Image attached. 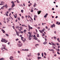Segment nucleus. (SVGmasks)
<instances>
[{
    "instance_id": "nucleus-1",
    "label": "nucleus",
    "mask_w": 60,
    "mask_h": 60,
    "mask_svg": "<svg viewBox=\"0 0 60 60\" xmlns=\"http://www.w3.org/2000/svg\"><path fill=\"white\" fill-rule=\"evenodd\" d=\"M5 39H4V38H2V40H1V42H5V43H6L8 41H6Z\"/></svg>"
},
{
    "instance_id": "nucleus-2",
    "label": "nucleus",
    "mask_w": 60,
    "mask_h": 60,
    "mask_svg": "<svg viewBox=\"0 0 60 60\" xmlns=\"http://www.w3.org/2000/svg\"><path fill=\"white\" fill-rule=\"evenodd\" d=\"M17 45L18 47H21V46H22V43H21V44H17Z\"/></svg>"
},
{
    "instance_id": "nucleus-3",
    "label": "nucleus",
    "mask_w": 60,
    "mask_h": 60,
    "mask_svg": "<svg viewBox=\"0 0 60 60\" xmlns=\"http://www.w3.org/2000/svg\"><path fill=\"white\" fill-rule=\"evenodd\" d=\"M28 26L29 27V29H33V28L32 27H31V26L29 25H28Z\"/></svg>"
},
{
    "instance_id": "nucleus-4",
    "label": "nucleus",
    "mask_w": 60,
    "mask_h": 60,
    "mask_svg": "<svg viewBox=\"0 0 60 60\" xmlns=\"http://www.w3.org/2000/svg\"><path fill=\"white\" fill-rule=\"evenodd\" d=\"M15 6V4H12V5L11 6V8H13Z\"/></svg>"
},
{
    "instance_id": "nucleus-5",
    "label": "nucleus",
    "mask_w": 60,
    "mask_h": 60,
    "mask_svg": "<svg viewBox=\"0 0 60 60\" xmlns=\"http://www.w3.org/2000/svg\"><path fill=\"white\" fill-rule=\"evenodd\" d=\"M37 6V4H36V3H35L34 4V7H36Z\"/></svg>"
},
{
    "instance_id": "nucleus-6",
    "label": "nucleus",
    "mask_w": 60,
    "mask_h": 60,
    "mask_svg": "<svg viewBox=\"0 0 60 60\" xmlns=\"http://www.w3.org/2000/svg\"><path fill=\"white\" fill-rule=\"evenodd\" d=\"M37 11L38 15L40 14L41 13V11Z\"/></svg>"
},
{
    "instance_id": "nucleus-7",
    "label": "nucleus",
    "mask_w": 60,
    "mask_h": 60,
    "mask_svg": "<svg viewBox=\"0 0 60 60\" xmlns=\"http://www.w3.org/2000/svg\"><path fill=\"white\" fill-rule=\"evenodd\" d=\"M13 57L12 56H10V60H12V59H13Z\"/></svg>"
},
{
    "instance_id": "nucleus-8",
    "label": "nucleus",
    "mask_w": 60,
    "mask_h": 60,
    "mask_svg": "<svg viewBox=\"0 0 60 60\" xmlns=\"http://www.w3.org/2000/svg\"><path fill=\"white\" fill-rule=\"evenodd\" d=\"M15 27L16 29H17H17H19V26H16Z\"/></svg>"
},
{
    "instance_id": "nucleus-9",
    "label": "nucleus",
    "mask_w": 60,
    "mask_h": 60,
    "mask_svg": "<svg viewBox=\"0 0 60 60\" xmlns=\"http://www.w3.org/2000/svg\"><path fill=\"white\" fill-rule=\"evenodd\" d=\"M42 58H41V57H38V59H41Z\"/></svg>"
},
{
    "instance_id": "nucleus-10",
    "label": "nucleus",
    "mask_w": 60,
    "mask_h": 60,
    "mask_svg": "<svg viewBox=\"0 0 60 60\" xmlns=\"http://www.w3.org/2000/svg\"><path fill=\"white\" fill-rule=\"evenodd\" d=\"M16 34L18 36H19V33L18 32H16Z\"/></svg>"
},
{
    "instance_id": "nucleus-11",
    "label": "nucleus",
    "mask_w": 60,
    "mask_h": 60,
    "mask_svg": "<svg viewBox=\"0 0 60 60\" xmlns=\"http://www.w3.org/2000/svg\"><path fill=\"white\" fill-rule=\"evenodd\" d=\"M19 28L21 30H23V27L22 26H20Z\"/></svg>"
},
{
    "instance_id": "nucleus-12",
    "label": "nucleus",
    "mask_w": 60,
    "mask_h": 60,
    "mask_svg": "<svg viewBox=\"0 0 60 60\" xmlns=\"http://www.w3.org/2000/svg\"><path fill=\"white\" fill-rule=\"evenodd\" d=\"M4 60V58H2L0 59V60Z\"/></svg>"
},
{
    "instance_id": "nucleus-13",
    "label": "nucleus",
    "mask_w": 60,
    "mask_h": 60,
    "mask_svg": "<svg viewBox=\"0 0 60 60\" xmlns=\"http://www.w3.org/2000/svg\"><path fill=\"white\" fill-rule=\"evenodd\" d=\"M2 31L3 32V33H5V31L3 29H2Z\"/></svg>"
},
{
    "instance_id": "nucleus-14",
    "label": "nucleus",
    "mask_w": 60,
    "mask_h": 60,
    "mask_svg": "<svg viewBox=\"0 0 60 60\" xmlns=\"http://www.w3.org/2000/svg\"><path fill=\"white\" fill-rule=\"evenodd\" d=\"M28 39L29 40H31L32 39V38H31L30 37H29Z\"/></svg>"
},
{
    "instance_id": "nucleus-15",
    "label": "nucleus",
    "mask_w": 60,
    "mask_h": 60,
    "mask_svg": "<svg viewBox=\"0 0 60 60\" xmlns=\"http://www.w3.org/2000/svg\"><path fill=\"white\" fill-rule=\"evenodd\" d=\"M43 44L44 45H45V44H47V42H44V43H43Z\"/></svg>"
},
{
    "instance_id": "nucleus-16",
    "label": "nucleus",
    "mask_w": 60,
    "mask_h": 60,
    "mask_svg": "<svg viewBox=\"0 0 60 60\" xmlns=\"http://www.w3.org/2000/svg\"><path fill=\"white\" fill-rule=\"evenodd\" d=\"M34 39H35V40H38V38H37L36 37L35 38H34Z\"/></svg>"
},
{
    "instance_id": "nucleus-17",
    "label": "nucleus",
    "mask_w": 60,
    "mask_h": 60,
    "mask_svg": "<svg viewBox=\"0 0 60 60\" xmlns=\"http://www.w3.org/2000/svg\"><path fill=\"white\" fill-rule=\"evenodd\" d=\"M12 8H9L8 9V10L9 11H11V10H12Z\"/></svg>"
},
{
    "instance_id": "nucleus-18",
    "label": "nucleus",
    "mask_w": 60,
    "mask_h": 60,
    "mask_svg": "<svg viewBox=\"0 0 60 60\" xmlns=\"http://www.w3.org/2000/svg\"><path fill=\"white\" fill-rule=\"evenodd\" d=\"M28 34H29L30 35H31V33H30V32H28Z\"/></svg>"
},
{
    "instance_id": "nucleus-19",
    "label": "nucleus",
    "mask_w": 60,
    "mask_h": 60,
    "mask_svg": "<svg viewBox=\"0 0 60 60\" xmlns=\"http://www.w3.org/2000/svg\"><path fill=\"white\" fill-rule=\"evenodd\" d=\"M50 51H54V50L53 49H50Z\"/></svg>"
},
{
    "instance_id": "nucleus-20",
    "label": "nucleus",
    "mask_w": 60,
    "mask_h": 60,
    "mask_svg": "<svg viewBox=\"0 0 60 60\" xmlns=\"http://www.w3.org/2000/svg\"><path fill=\"white\" fill-rule=\"evenodd\" d=\"M5 6L6 8H7V4H6Z\"/></svg>"
},
{
    "instance_id": "nucleus-21",
    "label": "nucleus",
    "mask_w": 60,
    "mask_h": 60,
    "mask_svg": "<svg viewBox=\"0 0 60 60\" xmlns=\"http://www.w3.org/2000/svg\"><path fill=\"white\" fill-rule=\"evenodd\" d=\"M53 38L55 40H56V37H54Z\"/></svg>"
},
{
    "instance_id": "nucleus-22",
    "label": "nucleus",
    "mask_w": 60,
    "mask_h": 60,
    "mask_svg": "<svg viewBox=\"0 0 60 60\" xmlns=\"http://www.w3.org/2000/svg\"><path fill=\"white\" fill-rule=\"evenodd\" d=\"M32 10L30 11L31 12H34V10L32 9H31Z\"/></svg>"
},
{
    "instance_id": "nucleus-23",
    "label": "nucleus",
    "mask_w": 60,
    "mask_h": 60,
    "mask_svg": "<svg viewBox=\"0 0 60 60\" xmlns=\"http://www.w3.org/2000/svg\"><path fill=\"white\" fill-rule=\"evenodd\" d=\"M39 34H37V37H40V36H39Z\"/></svg>"
},
{
    "instance_id": "nucleus-24",
    "label": "nucleus",
    "mask_w": 60,
    "mask_h": 60,
    "mask_svg": "<svg viewBox=\"0 0 60 60\" xmlns=\"http://www.w3.org/2000/svg\"><path fill=\"white\" fill-rule=\"evenodd\" d=\"M52 45H53V46H55V44L54 43H52Z\"/></svg>"
},
{
    "instance_id": "nucleus-25",
    "label": "nucleus",
    "mask_w": 60,
    "mask_h": 60,
    "mask_svg": "<svg viewBox=\"0 0 60 60\" xmlns=\"http://www.w3.org/2000/svg\"><path fill=\"white\" fill-rule=\"evenodd\" d=\"M2 46L3 47H6V46L5 45H2Z\"/></svg>"
},
{
    "instance_id": "nucleus-26",
    "label": "nucleus",
    "mask_w": 60,
    "mask_h": 60,
    "mask_svg": "<svg viewBox=\"0 0 60 60\" xmlns=\"http://www.w3.org/2000/svg\"><path fill=\"white\" fill-rule=\"evenodd\" d=\"M26 30H24V31H23V32L24 33H25V32H26Z\"/></svg>"
},
{
    "instance_id": "nucleus-27",
    "label": "nucleus",
    "mask_w": 60,
    "mask_h": 60,
    "mask_svg": "<svg viewBox=\"0 0 60 60\" xmlns=\"http://www.w3.org/2000/svg\"><path fill=\"white\" fill-rule=\"evenodd\" d=\"M6 35V36H9V35H8V34H5Z\"/></svg>"
},
{
    "instance_id": "nucleus-28",
    "label": "nucleus",
    "mask_w": 60,
    "mask_h": 60,
    "mask_svg": "<svg viewBox=\"0 0 60 60\" xmlns=\"http://www.w3.org/2000/svg\"><path fill=\"white\" fill-rule=\"evenodd\" d=\"M34 17H35V18H37V16L36 15H35L34 16Z\"/></svg>"
},
{
    "instance_id": "nucleus-29",
    "label": "nucleus",
    "mask_w": 60,
    "mask_h": 60,
    "mask_svg": "<svg viewBox=\"0 0 60 60\" xmlns=\"http://www.w3.org/2000/svg\"><path fill=\"white\" fill-rule=\"evenodd\" d=\"M24 12V11L23 10H21V12L22 13H23Z\"/></svg>"
},
{
    "instance_id": "nucleus-30",
    "label": "nucleus",
    "mask_w": 60,
    "mask_h": 60,
    "mask_svg": "<svg viewBox=\"0 0 60 60\" xmlns=\"http://www.w3.org/2000/svg\"><path fill=\"white\" fill-rule=\"evenodd\" d=\"M40 55V54L39 53H38V56H39Z\"/></svg>"
},
{
    "instance_id": "nucleus-31",
    "label": "nucleus",
    "mask_w": 60,
    "mask_h": 60,
    "mask_svg": "<svg viewBox=\"0 0 60 60\" xmlns=\"http://www.w3.org/2000/svg\"><path fill=\"white\" fill-rule=\"evenodd\" d=\"M11 3H12V4H14V2H13V1H12L11 2Z\"/></svg>"
},
{
    "instance_id": "nucleus-32",
    "label": "nucleus",
    "mask_w": 60,
    "mask_h": 60,
    "mask_svg": "<svg viewBox=\"0 0 60 60\" xmlns=\"http://www.w3.org/2000/svg\"><path fill=\"white\" fill-rule=\"evenodd\" d=\"M39 31L40 32V33H42V31H41V30H39Z\"/></svg>"
},
{
    "instance_id": "nucleus-33",
    "label": "nucleus",
    "mask_w": 60,
    "mask_h": 60,
    "mask_svg": "<svg viewBox=\"0 0 60 60\" xmlns=\"http://www.w3.org/2000/svg\"><path fill=\"white\" fill-rule=\"evenodd\" d=\"M57 51H58V52H59L60 51V49H57Z\"/></svg>"
},
{
    "instance_id": "nucleus-34",
    "label": "nucleus",
    "mask_w": 60,
    "mask_h": 60,
    "mask_svg": "<svg viewBox=\"0 0 60 60\" xmlns=\"http://www.w3.org/2000/svg\"><path fill=\"white\" fill-rule=\"evenodd\" d=\"M44 18H47V15H45L44 16Z\"/></svg>"
},
{
    "instance_id": "nucleus-35",
    "label": "nucleus",
    "mask_w": 60,
    "mask_h": 60,
    "mask_svg": "<svg viewBox=\"0 0 60 60\" xmlns=\"http://www.w3.org/2000/svg\"><path fill=\"white\" fill-rule=\"evenodd\" d=\"M42 57H43V53L42 52Z\"/></svg>"
},
{
    "instance_id": "nucleus-36",
    "label": "nucleus",
    "mask_w": 60,
    "mask_h": 60,
    "mask_svg": "<svg viewBox=\"0 0 60 60\" xmlns=\"http://www.w3.org/2000/svg\"><path fill=\"white\" fill-rule=\"evenodd\" d=\"M45 34H43V35H42V36H45Z\"/></svg>"
},
{
    "instance_id": "nucleus-37",
    "label": "nucleus",
    "mask_w": 60,
    "mask_h": 60,
    "mask_svg": "<svg viewBox=\"0 0 60 60\" xmlns=\"http://www.w3.org/2000/svg\"><path fill=\"white\" fill-rule=\"evenodd\" d=\"M42 32H44L45 31V30H42Z\"/></svg>"
},
{
    "instance_id": "nucleus-38",
    "label": "nucleus",
    "mask_w": 60,
    "mask_h": 60,
    "mask_svg": "<svg viewBox=\"0 0 60 60\" xmlns=\"http://www.w3.org/2000/svg\"><path fill=\"white\" fill-rule=\"evenodd\" d=\"M39 44H36L35 45V46H39Z\"/></svg>"
},
{
    "instance_id": "nucleus-39",
    "label": "nucleus",
    "mask_w": 60,
    "mask_h": 60,
    "mask_svg": "<svg viewBox=\"0 0 60 60\" xmlns=\"http://www.w3.org/2000/svg\"><path fill=\"white\" fill-rule=\"evenodd\" d=\"M52 25L53 27H55V24H53Z\"/></svg>"
},
{
    "instance_id": "nucleus-40",
    "label": "nucleus",
    "mask_w": 60,
    "mask_h": 60,
    "mask_svg": "<svg viewBox=\"0 0 60 60\" xmlns=\"http://www.w3.org/2000/svg\"><path fill=\"white\" fill-rule=\"evenodd\" d=\"M37 41H38L39 42H40V41L39 40V39Z\"/></svg>"
},
{
    "instance_id": "nucleus-41",
    "label": "nucleus",
    "mask_w": 60,
    "mask_h": 60,
    "mask_svg": "<svg viewBox=\"0 0 60 60\" xmlns=\"http://www.w3.org/2000/svg\"><path fill=\"white\" fill-rule=\"evenodd\" d=\"M4 23H5V24H6V22L5 21V20H4Z\"/></svg>"
},
{
    "instance_id": "nucleus-42",
    "label": "nucleus",
    "mask_w": 60,
    "mask_h": 60,
    "mask_svg": "<svg viewBox=\"0 0 60 60\" xmlns=\"http://www.w3.org/2000/svg\"><path fill=\"white\" fill-rule=\"evenodd\" d=\"M33 33H34V34H36V33L35 32H33Z\"/></svg>"
},
{
    "instance_id": "nucleus-43",
    "label": "nucleus",
    "mask_w": 60,
    "mask_h": 60,
    "mask_svg": "<svg viewBox=\"0 0 60 60\" xmlns=\"http://www.w3.org/2000/svg\"><path fill=\"white\" fill-rule=\"evenodd\" d=\"M18 19L19 20H20V18H19Z\"/></svg>"
},
{
    "instance_id": "nucleus-44",
    "label": "nucleus",
    "mask_w": 60,
    "mask_h": 60,
    "mask_svg": "<svg viewBox=\"0 0 60 60\" xmlns=\"http://www.w3.org/2000/svg\"><path fill=\"white\" fill-rule=\"evenodd\" d=\"M4 7H2L1 8V9H2V10H3V9H4Z\"/></svg>"
},
{
    "instance_id": "nucleus-45",
    "label": "nucleus",
    "mask_w": 60,
    "mask_h": 60,
    "mask_svg": "<svg viewBox=\"0 0 60 60\" xmlns=\"http://www.w3.org/2000/svg\"><path fill=\"white\" fill-rule=\"evenodd\" d=\"M18 43H21V41H19Z\"/></svg>"
},
{
    "instance_id": "nucleus-46",
    "label": "nucleus",
    "mask_w": 60,
    "mask_h": 60,
    "mask_svg": "<svg viewBox=\"0 0 60 60\" xmlns=\"http://www.w3.org/2000/svg\"><path fill=\"white\" fill-rule=\"evenodd\" d=\"M16 41H19V39L18 38H17V39H16Z\"/></svg>"
},
{
    "instance_id": "nucleus-47",
    "label": "nucleus",
    "mask_w": 60,
    "mask_h": 60,
    "mask_svg": "<svg viewBox=\"0 0 60 60\" xmlns=\"http://www.w3.org/2000/svg\"><path fill=\"white\" fill-rule=\"evenodd\" d=\"M8 45H10V42H8Z\"/></svg>"
},
{
    "instance_id": "nucleus-48",
    "label": "nucleus",
    "mask_w": 60,
    "mask_h": 60,
    "mask_svg": "<svg viewBox=\"0 0 60 60\" xmlns=\"http://www.w3.org/2000/svg\"><path fill=\"white\" fill-rule=\"evenodd\" d=\"M18 53H20V52L19 51H18Z\"/></svg>"
},
{
    "instance_id": "nucleus-49",
    "label": "nucleus",
    "mask_w": 60,
    "mask_h": 60,
    "mask_svg": "<svg viewBox=\"0 0 60 60\" xmlns=\"http://www.w3.org/2000/svg\"><path fill=\"white\" fill-rule=\"evenodd\" d=\"M21 26H25V25H22Z\"/></svg>"
},
{
    "instance_id": "nucleus-50",
    "label": "nucleus",
    "mask_w": 60,
    "mask_h": 60,
    "mask_svg": "<svg viewBox=\"0 0 60 60\" xmlns=\"http://www.w3.org/2000/svg\"><path fill=\"white\" fill-rule=\"evenodd\" d=\"M6 16H8V14H6Z\"/></svg>"
},
{
    "instance_id": "nucleus-51",
    "label": "nucleus",
    "mask_w": 60,
    "mask_h": 60,
    "mask_svg": "<svg viewBox=\"0 0 60 60\" xmlns=\"http://www.w3.org/2000/svg\"><path fill=\"white\" fill-rule=\"evenodd\" d=\"M33 36L34 38H35V37H36V36H35V35H34Z\"/></svg>"
},
{
    "instance_id": "nucleus-52",
    "label": "nucleus",
    "mask_w": 60,
    "mask_h": 60,
    "mask_svg": "<svg viewBox=\"0 0 60 60\" xmlns=\"http://www.w3.org/2000/svg\"><path fill=\"white\" fill-rule=\"evenodd\" d=\"M44 54L45 55V56H46V55H47L45 52H44Z\"/></svg>"
},
{
    "instance_id": "nucleus-53",
    "label": "nucleus",
    "mask_w": 60,
    "mask_h": 60,
    "mask_svg": "<svg viewBox=\"0 0 60 60\" xmlns=\"http://www.w3.org/2000/svg\"><path fill=\"white\" fill-rule=\"evenodd\" d=\"M28 36H29V37H32V35H29Z\"/></svg>"
},
{
    "instance_id": "nucleus-54",
    "label": "nucleus",
    "mask_w": 60,
    "mask_h": 60,
    "mask_svg": "<svg viewBox=\"0 0 60 60\" xmlns=\"http://www.w3.org/2000/svg\"><path fill=\"white\" fill-rule=\"evenodd\" d=\"M22 19H24V17L23 16H22Z\"/></svg>"
},
{
    "instance_id": "nucleus-55",
    "label": "nucleus",
    "mask_w": 60,
    "mask_h": 60,
    "mask_svg": "<svg viewBox=\"0 0 60 60\" xmlns=\"http://www.w3.org/2000/svg\"><path fill=\"white\" fill-rule=\"evenodd\" d=\"M57 53L59 55H60V53H59V52H57Z\"/></svg>"
},
{
    "instance_id": "nucleus-56",
    "label": "nucleus",
    "mask_w": 60,
    "mask_h": 60,
    "mask_svg": "<svg viewBox=\"0 0 60 60\" xmlns=\"http://www.w3.org/2000/svg\"><path fill=\"white\" fill-rule=\"evenodd\" d=\"M23 6H25V4L23 3Z\"/></svg>"
},
{
    "instance_id": "nucleus-57",
    "label": "nucleus",
    "mask_w": 60,
    "mask_h": 60,
    "mask_svg": "<svg viewBox=\"0 0 60 60\" xmlns=\"http://www.w3.org/2000/svg\"><path fill=\"white\" fill-rule=\"evenodd\" d=\"M58 49H59V48H60V46H59L58 45Z\"/></svg>"
},
{
    "instance_id": "nucleus-58",
    "label": "nucleus",
    "mask_w": 60,
    "mask_h": 60,
    "mask_svg": "<svg viewBox=\"0 0 60 60\" xmlns=\"http://www.w3.org/2000/svg\"><path fill=\"white\" fill-rule=\"evenodd\" d=\"M53 49H56V47L54 46H53Z\"/></svg>"
},
{
    "instance_id": "nucleus-59",
    "label": "nucleus",
    "mask_w": 60,
    "mask_h": 60,
    "mask_svg": "<svg viewBox=\"0 0 60 60\" xmlns=\"http://www.w3.org/2000/svg\"><path fill=\"white\" fill-rule=\"evenodd\" d=\"M24 40L25 41H26V39L25 38H24Z\"/></svg>"
},
{
    "instance_id": "nucleus-60",
    "label": "nucleus",
    "mask_w": 60,
    "mask_h": 60,
    "mask_svg": "<svg viewBox=\"0 0 60 60\" xmlns=\"http://www.w3.org/2000/svg\"><path fill=\"white\" fill-rule=\"evenodd\" d=\"M59 22H58V21H57V22L56 23V24H58V23H59Z\"/></svg>"
},
{
    "instance_id": "nucleus-61",
    "label": "nucleus",
    "mask_w": 60,
    "mask_h": 60,
    "mask_svg": "<svg viewBox=\"0 0 60 60\" xmlns=\"http://www.w3.org/2000/svg\"><path fill=\"white\" fill-rule=\"evenodd\" d=\"M51 26L52 28H53V25H51Z\"/></svg>"
},
{
    "instance_id": "nucleus-62",
    "label": "nucleus",
    "mask_w": 60,
    "mask_h": 60,
    "mask_svg": "<svg viewBox=\"0 0 60 60\" xmlns=\"http://www.w3.org/2000/svg\"><path fill=\"white\" fill-rule=\"evenodd\" d=\"M17 3H19V1H17Z\"/></svg>"
},
{
    "instance_id": "nucleus-63",
    "label": "nucleus",
    "mask_w": 60,
    "mask_h": 60,
    "mask_svg": "<svg viewBox=\"0 0 60 60\" xmlns=\"http://www.w3.org/2000/svg\"><path fill=\"white\" fill-rule=\"evenodd\" d=\"M44 58H46V57L45 56H44Z\"/></svg>"
},
{
    "instance_id": "nucleus-64",
    "label": "nucleus",
    "mask_w": 60,
    "mask_h": 60,
    "mask_svg": "<svg viewBox=\"0 0 60 60\" xmlns=\"http://www.w3.org/2000/svg\"><path fill=\"white\" fill-rule=\"evenodd\" d=\"M17 16H15V18H17Z\"/></svg>"
}]
</instances>
